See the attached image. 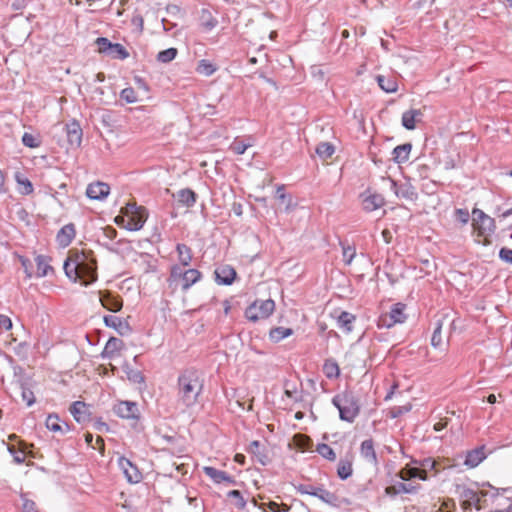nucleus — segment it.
<instances>
[{
	"label": "nucleus",
	"instance_id": "393cba45",
	"mask_svg": "<svg viewBox=\"0 0 512 512\" xmlns=\"http://www.w3.org/2000/svg\"><path fill=\"white\" fill-rule=\"evenodd\" d=\"M375 79L380 89L386 93H395L398 90V83L393 76L377 75Z\"/></svg>",
	"mask_w": 512,
	"mask_h": 512
},
{
	"label": "nucleus",
	"instance_id": "f704fd0d",
	"mask_svg": "<svg viewBox=\"0 0 512 512\" xmlns=\"http://www.w3.org/2000/svg\"><path fill=\"white\" fill-rule=\"evenodd\" d=\"M478 488H482L478 491L481 500H486L487 496L496 498L500 494V489L492 486L489 482H483L481 484L475 483Z\"/></svg>",
	"mask_w": 512,
	"mask_h": 512
},
{
	"label": "nucleus",
	"instance_id": "39448f33",
	"mask_svg": "<svg viewBox=\"0 0 512 512\" xmlns=\"http://www.w3.org/2000/svg\"><path fill=\"white\" fill-rule=\"evenodd\" d=\"M456 492L461 499V507L464 512H470L472 508L481 510L486 506V500H481L478 491L463 485H456Z\"/></svg>",
	"mask_w": 512,
	"mask_h": 512
},
{
	"label": "nucleus",
	"instance_id": "4c0bfd02",
	"mask_svg": "<svg viewBox=\"0 0 512 512\" xmlns=\"http://www.w3.org/2000/svg\"><path fill=\"white\" fill-rule=\"evenodd\" d=\"M201 26L210 31L218 25V20L208 9H202L200 15Z\"/></svg>",
	"mask_w": 512,
	"mask_h": 512
},
{
	"label": "nucleus",
	"instance_id": "0e129e2a",
	"mask_svg": "<svg viewBox=\"0 0 512 512\" xmlns=\"http://www.w3.org/2000/svg\"><path fill=\"white\" fill-rule=\"evenodd\" d=\"M8 452L13 456V462L15 464H23L25 462V456L22 452L14 445H8Z\"/></svg>",
	"mask_w": 512,
	"mask_h": 512
},
{
	"label": "nucleus",
	"instance_id": "864d4df0",
	"mask_svg": "<svg viewBox=\"0 0 512 512\" xmlns=\"http://www.w3.org/2000/svg\"><path fill=\"white\" fill-rule=\"evenodd\" d=\"M417 471H418V467L406 465L403 469H401L397 473V477H399L403 481H409L411 479H414V477H412L411 475L416 474Z\"/></svg>",
	"mask_w": 512,
	"mask_h": 512
},
{
	"label": "nucleus",
	"instance_id": "72a5a7b5",
	"mask_svg": "<svg viewBox=\"0 0 512 512\" xmlns=\"http://www.w3.org/2000/svg\"><path fill=\"white\" fill-rule=\"evenodd\" d=\"M179 262L182 266H189L192 261V250L189 246L183 243H178L176 246Z\"/></svg>",
	"mask_w": 512,
	"mask_h": 512
},
{
	"label": "nucleus",
	"instance_id": "de8ad7c7",
	"mask_svg": "<svg viewBox=\"0 0 512 512\" xmlns=\"http://www.w3.org/2000/svg\"><path fill=\"white\" fill-rule=\"evenodd\" d=\"M227 497L233 499V505L239 509L243 510L246 507V500L244 499L242 493L239 490H231L227 493Z\"/></svg>",
	"mask_w": 512,
	"mask_h": 512
},
{
	"label": "nucleus",
	"instance_id": "dca6fc26",
	"mask_svg": "<svg viewBox=\"0 0 512 512\" xmlns=\"http://www.w3.org/2000/svg\"><path fill=\"white\" fill-rule=\"evenodd\" d=\"M353 455L347 453L344 457L340 458L337 464V476L341 480H347L353 474Z\"/></svg>",
	"mask_w": 512,
	"mask_h": 512
},
{
	"label": "nucleus",
	"instance_id": "bf43d9fd",
	"mask_svg": "<svg viewBox=\"0 0 512 512\" xmlns=\"http://www.w3.org/2000/svg\"><path fill=\"white\" fill-rule=\"evenodd\" d=\"M22 143L24 146L29 148H37L41 144L40 140L36 136L27 132L22 136Z\"/></svg>",
	"mask_w": 512,
	"mask_h": 512
},
{
	"label": "nucleus",
	"instance_id": "4d7b16f0",
	"mask_svg": "<svg viewBox=\"0 0 512 512\" xmlns=\"http://www.w3.org/2000/svg\"><path fill=\"white\" fill-rule=\"evenodd\" d=\"M250 146H251V144H250V143H245L243 140H240V139L236 138V139L232 142V144H231V146H230V149H231L234 153H236V154H238V155H242V154H244V153H245V151L247 150V148H248V147H250Z\"/></svg>",
	"mask_w": 512,
	"mask_h": 512
},
{
	"label": "nucleus",
	"instance_id": "49530a36",
	"mask_svg": "<svg viewBox=\"0 0 512 512\" xmlns=\"http://www.w3.org/2000/svg\"><path fill=\"white\" fill-rule=\"evenodd\" d=\"M275 200L278 208L284 209L285 211H289L293 206L292 194H277Z\"/></svg>",
	"mask_w": 512,
	"mask_h": 512
},
{
	"label": "nucleus",
	"instance_id": "aec40b11",
	"mask_svg": "<svg viewBox=\"0 0 512 512\" xmlns=\"http://www.w3.org/2000/svg\"><path fill=\"white\" fill-rule=\"evenodd\" d=\"M246 451L256 457L257 461L263 466L267 465L270 461L266 449L262 448V444L258 440L252 441L246 448Z\"/></svg>",
	"mask_w": 512,
	"mask_h": 512
},
{
	"label": "nucleus",
	"instance_id": "8fccbe9b",
	"mask_svg": "<svg viewBox=\"0 0 512 512\" xmlns=\"http://www.w3.org/2000/svg\"><path fill=\"white\" fill-rule=\"evenodd\" d=\"M196 71L199 74L210 76L216 71V67L209 60L202 59L198 62Z\"/></svg>",
	"mask_w": 512,
	"mask_h": 512
},
{
	"label": "nucleus",
	"instance_id": "e2e57ef3",
	"mask_svg": "<svg viewBox=\"0 0 512 512\" xmlns=\"http://www.w3.org/2000/svg\"><path fill=\"white\" fill-rule=\"evenodd\" d=\"M113 412L121 418H128V400L120 401L114 405Z\"/></svg>",
	"mask_w": 512,
	"mask_h": 512
},
{
	"label": "nucleus",
	"instance_id": "338daca9",
	"mask_svg": "<svg viewBox=\"0 0 512 512\" xmlns=\"http://www.w3.org/2000/svg\"><path fill=\"white\" fill-rule=\"evenodd\" d=\"M487 216L488 215L484 213L481 209L474 208L472 211L473 226L476 227L478 224L484 221Z\"/></svg>",
	"mask_w": 512,
	"mask_h": 512
},
{
	"label": "nucleus",
	"instance_id": "5fc2aeb1",
	"mask_svg": "<svg viewBox=\"0 0 512 512\" xmlns=\"http://www.w3.org/2000/svg\"><path fill=\"white\" fill-rule=\"evenodd\" d=\"M22 499V511L23 512H40L36 506V503L28 498L27 493L21 494Z\"/></svg>",
	"mask_w": 512,
	"mask_h": 512
},
{
	"label": "nucleus",
	"instance_id": "e433bc0d",
	"mask_svg": "<svg viewBox=\"0 0 512 512\" xmlns=\"http://www.w3.org/2000/svg\"><path fill=\"white\" fill-rule=\"evenodd\" d=\"M315 152L322 160H327L335 153V146L330 142H320Z\"/></svg>",
	"mask_w": 512,
	"mask_h": 512
},
{
	"label": "nucleus",
	"instance_id": "a18cd8bd",
	"mask_svg": "<svg viewBox=\"0 0 512 512\" xmlns=\"http://www.w3.org/2000/svg\"><path fill=\"white\" fill-rule=\"evenodd\" d=\"M178 54V50L174 47L160 51L157 54V61L161 63H169L173 61Z\"/></svg>",
	"mask_w": 512,
	"mask_h": 512
},
{
	"label": "nucleus",
	"instance_id": "412c9836",
	"mask_svg": "<svg viewBox=\"0 0 512 512\" xmlns=\"http://www.w3.org/2000/svg\"><path fill=\"white\" fill-rule=\"evenodd\" d=\"M123 346L124 343L121 339L110 337L101 353L102 358L113 359Z\"/></svg>",
	"mask_w": 512,
	"mask_h": 512
},
{
	"label": "nucleus",
	"instance_id": "2f4dec72",
	"mask_svg": "<svg viewBox=\"0 0 512 512\" xmlns=\"http://www.w3.org/2000/svg\"><path fill=\"white\" fill-rule=\"evenodd\" d=\"M322 369L328 379H336L340 376L339 365L333 358L326 359Z\"/></svg>",
	"mask_w": 512,
	"mask_h": 512
},
{
	"label": "nucleus",
	"instance_id": "13d9d810",
	"mask_svg": "<svg viewBox=\"0 0 512 512\" xmlns=\"http://www.w3.org/2000/svg\"><path fill=\"white\" fill-rule=\"evenodd\" d=\"M412 406L410 403L402 406H394L389 410V416L391 418H398L411 410Z\"/></svg>",
	"mask_w": 512,
	"mask_h": 512
},
{
	"label": "nucleus",
	"instance_id": "603ef678",
	"mask_svg": "<svg viewBox=\"0 0 512 512\" xmlns=\"http://www.w3.org/2000/svg\"><path fill=\"white\" fill-rule=\"evenodd\" d=\"M14 178L18 186L24 189V192H33L31 181L23 173L15 172Z\"/></svg>",
	"mask_w": 512,
	"mask_h": 512
},
{
	"label": "nucleus",
	"instance_id": "79ce46f5",
	"mask_svg": "<svg viewBox=\"0 0 512 512\" xmlns=\"http://www.w3.org/2000/svg\"><path fill=\"white\" fill-rule=\"evenodd\" d=\"M316 452L328 461L333 462L336 460V454H335L334 450L328 444H325V443L317 444Z\"/></svg>",
	"mask_w": 512,
	"mask_h": 512
},
{
	"label": "nucleus",
	"instance_id": "58836bf2",
	"mask_svg": "<svg viewBox=\"0 0 512 512\" xmlns=\"http://www.w3.org/2000/svg\"><path fill=\"white\" fill-rule=\"evenodd\" d=\"M445 318L438 319L435 323V328L431 337V345L436 349H441L443 346L442 342V327Z\"/></svg>",
	"mask_w": 512,
	"mask_h": 512
},
{
	"label": "nucleus",
	"instance_id": "5701e85b",
	"mask_svg": "<svg viewBox=\"0 0 512 512\" xmlns=\"http://www.w3.org/2000/svg\"><path fill=\"white\" fill-rule=\"evenodd\" d=\"M423 113L419 109H410L402 114L401 123L407 130H414L416 122L421 120Z\"/></svg>",
	"mask_w": 512,
	"mask_h": 512
},
{
	"label": "nucleus",
	"instance_id": "052dcab7",
	"mask_svg": "<svg viewBox=\"0 0 512 512\" xmlns=\"http://www.w3.org/2000/svg\"><path fill=\"white\" fill-rule=\"evenodd\" d=\"M95 189H98V192H110V186L106 182L96 181L88 184L85 192H95Z\"/></svg>",
	"mask_w": 512,
	"mask_h": 512
},
{
	"label": "nucleus",
	"instance_id": "f3484780",
	"mask_svg": "<svg viewBox=\"0 0 512 512\" xmlns=\"http://www.w3.org/2000/svg\"><path fill=\"white\" fill-rule=\"evenodd\" d=\"M360 196H364V194H360ZM361 204L364 211L372 212L381 208L385 204V200L382 194H365Z\"/></svg>",
	"mask_w": 512,
	"mask_h": 512
},
{
	"label": "nucleus",
	"instance_id": "423d86ee",
	"mask_svg": "<svg viewBox=\"0 0 512 512\" xmlns=\"http://www.w3.org/2000/svg\"><path fill=\"white\" fill-rule=\"evenodd\" d=\"M275 310V302L272 299L255 300L245 310V317L252 322L268 318Z\"/></svg>",
	"mask_w": 512,
	"mask_h": 512
},
{
	"label": "nucleus",
	"instance_id": "2eb2a0df",
	"mask_svg": "<svg viewBox=\"0 0 512 512\" xmlns=\"http://www.w3.org/2000/svg\"><path fill=\"white\" fill-rule=\"evenodd\" d=\"M75 235V225L73 223H68L57 232L56 241L60 247L65 248L71 244Z\"/></svg>",
	"mask_w": 512,
	"mask_h": 512
},
{
	"label": "nucleus",
	"instance_id": "7c9ffc66",
	"mask_svg": "<svg viewBox=\"0 0 512 512\" xmlns=\"http://www.w3.org/2000/svg\"><path fill=\"white\" fill-rule=\"evenodd\" d=\"M50 258L44 255H37L35 258L37 264L36 277L42 278L49 274L50 271H53L52 266L49 264Z\"/></svg>",
	"mask_w": 512,
	"mask_h": 512
},
{
	"label": "nucleus",
	"instance_id": "ddd939ff",
	"mask_svg": "<svg viewBox=\"0 0 512 512\" xmlns=\"http://www.w3.org/2000/svg\"><path fill=\"white\" fill-rule=\"evenodd\" d=\"M67 142L71 148H79L82 143V129L76 120L65 125Z\"/></svg>",
	"mask_w": 512,
	"mask_h": 512
},
{
	"label": "nucleus",
	"instance_id": "f257e3e1",
	"mask_svg": "<svg viewBox=\"0 0 512 512\" xmlns=\"http://www.w3.org/2000/svg\"><path fill=\"white\" fill-rule=\"evenodd\" d=\"M66 276L73 282L88 286L97 280V261L91 251L71 250L63 265Z\"/></svg>",
	"mask_w": 512,
	"mask_h": 512
},
{
	"label": "nucleus",
	"instance_id": "c85d7f7f",
	"mask_svg": "<svg viewBox=\"0 0 512 512\" xmlns=\"http://www.w3.org/2000/svg\"><path fill=\"white\" fill-rule=\"evenodd\" d=\"M104 323L107 327L114 328L120 335H123L122 331L124 328L128 329L127 319L122 320L121 318L113 315L104 316Z\"/></svg>",
	"mask_w": 512,
	"mask_h": 512
},
{
	"label": "nucleus",
	"instance_id": "f03ea898",
	"mask_svg": "<svg viewBox=\"0 0 512 512\" xmlns=\"http://www.w3.org/2000/svg\"><path fill=\"white\" fill-rule=\"evenodd\" d=\"M178 401L185 408H191L199 402L203 392L204 379L201 372L194 367L183 370L177 379Z\"/></svg>",
	"mask_w": 512,
	"mask_h": 512
},
{
	"label": "nucleus",
	"instance_id": "20e7f679",
	"mask_svg": "<svg viewBox=\"0 0 512 512\" xmlns=\"http://www.w3.org/2000/svg\"><path fill=\"white\" fill-rule=\"evenodd\" d=\"M297 492L301 494H307L314 497H317L322 502L332 506L339 507L341 505V499L335 493L325 489L323 485L314 486L311 484H299L295 486Z\"/></svg>",
	"mask_w": 512,
	"mask_h": 512
},
{
	"label": "nucleus",
	"instance_id": "09e8293b",
	"mask_svg": "<svg viewBox=\"0 0 512 512\" xmlns=\"http://www.w3.org/2000/svg\"><path fill=\"white\" fill-rule=\"evenodd\" d=\"M197 194H177L175 198L178 207H191L196 202Z\"/></svg>",
	"mask_w": 512,
	"mask_h": 512
},
{
	"label": "nucleus",
	"instance_id": "4468645a",
	"mask_svg": "<svg viewBox=\"0 0 512 512\" xmlns=\"http://www.w3.org/2000/svg\"><path fill=\"white\" fill-rule=\"evenodd\" d=\"M100 302L104 308L112 312L119 311L123 306L122 298L111 291L100 292Z\"/></svg>",
	"mask_w": 512,
	"mask_h": 512
},
{
	"label": "nucleus",
	"instance_id": "f8f14e48",
	"mask_svg": "<svg viewBox=\"0 0 512 512\" xmlns=\"http://www.w3.org/2000/svg\"><path fill=\"white\" fill-rule=\"evenodd\" d=\"M214 274L217 284L226 286L231 285L237 277L236 270L228 264H222L218 266L215 269Z\"/></svg>",
	"mask_w": 512,
	"mask_h": 512
},
{
	"label": "nucleus",
	"instance_id": "4be33fe9",
	"mask_svg": "<svg viewBox=\"0 0 512 512\" xmlns=\"http://www.w3.org/2000/svg\"><path fill=\"white\" fill-rule=\"evenodd\" d=\"M485 446H480L467 452L464 464L470 468L477 467L485 458Z\"/></svg>",
	"mask_w": 512,
	"mask_h": 512
},
{
	"label": "nucleus",
	"instance_id": "0eeeda50",
	"mask_svg": "<svg viewBox=\"0 0 512 512\" xmlns=\"http://www.w3.org/2000/svg\"><path fill=\"white\" fill-rule=\"evenodd\" d=\"M406 305L403 303L393 304L390 312L383 313L379 316L377 320V327L382 328H391L395 324H402L407 320V315L405 314Z\"/></svg>",
	"mask_w": 512,
	"mask_h": 512
},
{
	"label": "nucleus",
	"instance_id": "a211bd4d",
	"mask_svg": "<svg viewBox=\"0 0 512 512\" xmlns=\"http://www.w3.org/2000/svg\"><path fill=\"white\" fill-rule=\"evenodd\" d=\"M421 488L420 484L417 485H411V484H405L403 482H397L394 485L388 486L385 488V493L391 497H394L398 494L405 493V494H415L418 492V490Z\"/></svg>",
	"mask_w": 512,
	"mask_h": 512
},
{
	"label": "nucleus",
	"instance_id": "6e6552de",
	"mask_svg": "<svg viewBox=\"0 0 512 512\" xmlns=\"http://www.w3.org/2000/svg\"><path fill=\"white\" fill-rule=\"evenodd\" d=\"M97 51L112 59L124 60L128 57L126 48L119 43H113L108 38L98 37L95 40Z\"/></svg>",
	"mask_w": 512,
	"mask_h": 512
},
{
	"label": "nucleus",
	"instance_id": "7ed1b4c3",
	"mask_svg": "<svg viewBox=\"0 0 512 512\" xmlns=\"http://www.w3.org/2000/svg\"><path fill=\"white\" fill-rule=\"evenodd\" d=\"M332 404L338 409L342 421L353 423L360 414L359 400L351 391L336 394Z\"/></svg>",
	"mask_w": 512,
	"mask_h": 512
},
{
	"label": "nucleus",
	"instance_id": "680f3d73",
	"mask_svg": "<svg viewBox=\"0 0 512 512\" xmlns=\"http://www.w3.org/2000/svg\"><path fill=\"white\" fill-rule=\"evenodd\" d=\"M130 381L140 384V387H139L140 394L142 393L143 389H145V387H146L145 377L141 371L130 370Z\"/></svg>",
	"mask_w": 512,
	"mask_h": 512
},
{
	"label": "nucleus",
	"instance_id": "473e14b6",
	"mask_svg": "<svg viewBox=\"0 0 512 512\" xmlns=\"http://www.w3.org/2000/svg\"><path fill=\"white\" fill-rule=\"evenodd\" d=\"M294 333L292 328H287L283 326L274 327L269 332V338L272 342L278 343L281 340L291 336Z\"/></svg>",
	"mask_w": 512,
	"mask_h": 512
},
{
	"label": "nucleus",
	"instance_id": "c03bdc74",
	"mask_svg": "<svg viewBox=\"0 0 512 512\" xmlns=\"http://www.w3.org/2000/svg\"><path fill=\"white\" fill-rule=\"evenodd\" d=\"M145 111L146 109L144 106L130 108V118L132 117L134 120L139 121L140 127L146 122L149 123V117H146Z\"/></svg>",
	"mask_w": 512,
	"mask_h": 512
},
{
	"label": "nucleus",
	"instance_id": "ea45409f",
	"mask_svg": "<svg viewBox=\"0 0 512 512\" xmlns=\"http://www.w3.org/2000/svg\"><path fill=\"white\" fill-rule=\"evenodd\" d=\"M206 476H208L214 483L220 484L226 479V473L223 470L216 469L215 467L206 466L203 469Z\"/></svg>",
	"mask_w": 512,
	"mask_h": 512
},
{
	"label": "nucleus",
	"instance_id": "c756f323",
	"mask_svg": "<svg viewBox=\"0 0 512 512\" xmlns=\"http://www.w3.org/2000/svg\"><path fill=\"white\" fill-rule=\"evenodd\" d=\"M202 277V274L197 269H187L184 273V278L182 281V290L187 291L192 285L198 282Z\"/></svg>",
	"mask_w": 512,
	"mask_h": 512
},
{
	"label": "nucleus",
	"instance_id": "1a4fd4ad",
	"mask_svg": "<svg viewBox=\"0 0 512 512\" xmlns=\"http://www.w3.org/2000/svg\"><path fill=\"white\" fill-rule=\"evenodd\" d=\"M74 420L82 426H87L93 420L90 405L83 401H75L69 408Z\"/></svg>",
	"mask_w": 512,
	"mask_h": 512
},
{
	"label": "nucleus",
	"instance_id": "774afa93",
	"mask_svg": "<svg viewBox=\"0 0 512 512\" xmlns=\"http://www.w3.org/2000/svg\"><path fill=\"white\" fill-rule=\"evenodd\" d=\"M500 260H502L505 263L512 264V249L507 247H502L499 250L498 254Z\"/></svg>",
	"mask_w": 512,
	"mask_h": 512
},
{
	"label": "nucleus",
	"instance_id": "b1692460",
	"mask_svg": "<svg viewBox=\"0 0 512 512\" xmlns=\"http://www.w3.org/2000/svg\"><path fill=\"white\" fill-rule=\"evenodd\" d=\"M411 149V143H404L396 146L392 151V160L397 164L406 162L409 159Z\"/></svg>",
	"mask_w": 512,
	"mask_h": 512
},
{
	"label": "nucleus",
	"instance_id": "37998d69",
	"mask_svg": "<svg viewBox=\"0 0 512 512\" xmlns=\"http://www.w3.org/2000/svg\"><path fill=\"white\" fill-rule=\"evenodd\" d=\"M19 386L22 390V400L26 402L27 406H32L36 401L33 391L26 386V383L23 380H19Z\"/></svg>",
	"mask_w": 512,
	"mask_h": 512
},
{
	"label": "nucleus",
	"instance_id": "a878e982",
	"mask_svg": "<svg viewBox=\"0 0 512 512\" xmlns=\"http://www.w3.org/2000/svg\"><path fill=\"white\" fill-rule=\"evenodd\" d=\"M356 321V316L347 311H341L337 317V325L343 329L344 332L350 333L353 330V323Z\"/></svg>",
	"mask_w": 512,
	"mask_h": 512
},
{
	"label": "nucleus",
	"instance_id": "6e6d98bb",
	"mask_svg": "<svg viewBox=\"0 0 512 512\" xmlns=\"http://www.w3.org/2000/svg\"><path fill=\"white\" fill-rule=\"evenodd\" d=\"M185 271L179 265H173L170 270L168 282L172 284L179 280L183 281Z\"/></svg>",
	"mask_w": 512,
	"mask_h": 512
},
{
	"label": "nucleus",
	"instance_id": "3c124183",
	"mask_svg": "<svg viewBox=\"0 0 512 512\" xmlns=\"http://www.w3.org/2000/svg\"><path fill=\"white\" fill-rule=\"evenodd\" d=\"M340 245L342 247L343 261L345 262V264L350 265L352 260L356 256V249L354 246H351L344 242H340Z\"/></svg>",
	"mask_w": 512,
	"mask_h": 512
},
{
	"label": "nucleus",
	"instance_id": "a19ab883",
	"mask_svg": "<svg viewBox=\"0 0 512 512\" xmlns=\"http://www.w3.org/2000/svg\"><path fill=\"white\" fill-rule=\"evenodd\" d=\"M166 12L173 20H176V21L177 20L183 21L187 15L186 10L176 4L167 5Z\"/></svg>",
	"mask_w": 512,
	"mask_h": 512
},
{
	"label": "nucleus",
	"instance_id": "cd10ccee",
	"mask_svg": "<svg viewBox=\"0 0 512 512\" xmlns=\"http://www.w3.org/2000/svg\"><path fill=\"white\" fill-rule=\"evenodd\" d=\"M45 424L50 431L60 432L62 435L70 430V426L67 423H64V426L60 424V419L57 414H50Z\"/></svg>",
	"mask_w": 512,
	"mask_h": 512
},
{
	"label": "nucleus",
	"instance_id": "69168bd1",
	"mask_svg": "<svg viewBox=\"0 0 512 512\" xmlns=\"http://www.w3.org/2000/svg\"><path fill=\"white\" fill-rule=\"evenodd\" d=\"M18 258L21 263V266L24 269V273H25L26 277L31 278L33 276V272H32L33 264L31 262V260L28 259L27 257L21 256V255H19Z\"/></svg>",
	"mask_w": 512,
	"mask_h": 512
},
{
	"label": "nucleus",
	"instance_id": "bb28decb",
	"mask_svg": "<svg viewBox=\"0 0 512 512\" xmlns=\"http://www.w3.org/2000/svg\"><path fill=\"white\" fill-rule=\"evenodd\" d=\"M140 419L141 414L137 403L130 401V427H133L137 433H141L144 430V426L142 425Z\"/></svg>",
	"mask_w": 512,
	"mask_h": 512
},
{
	"label": "nucleus",
	"instance_id": "c9c22d12",
	"mask_svg": "<svg viewBox=\"0 0 512 512\" xmlns=\"http://www.w3.org/2000/svg\"><path fill=\"white\" fill-rule=\"evenodd\" d=\"M475 229L478 230L479 235H491L496 231V223L494 218L487 216L484 221L478 224Z\"/></svg>",
	"mask_w": 512,
	"mask_h": 512
},
{
	"label": "nucleus",
	"instance_id": "9b49d317",
	"mask_svg": "<svg viewBox=\"0 0 512 512\" xmlns=\"http://www.w3.org/2000/svg\"><path fill=\"white\" fill-rule=\"evenodd\" d=\"M150 89L148 83L139 76H134V87H130V103L149 99Z\"/></svg>",
	"mask_w": 512,
	"mask_h": 512
},
{
	"label": "nucleus",
	"instance_id": "6ab92c4d",
	"mask_svg": "<svg viewBox=\"0 0 512 512\" xmlns=\"http://www.w3.org/2000/svg\"><path fill=\"white\" fill-rule=\"evenodd\" d=\"M361 456L374 466L378 465V457L374 448V441L372 438L364 440L360 445Z\"/></svg>",
	"mask_w": 512,
	"mask_h": 512
},
{
	"label": "nucleus",
	"instance_id": "9d476101",
	"mask_svg": "<svg viewBox=\"0 0 512 512\" xmlns=\"http://www.w3.org/2000/svg\"><path fill=\"white\" fill-rule=\"evenodd\" d=\"M148 218V210L130 200V231L140 230Z\"/></svg>",
	"mask_w": 512,
	"mask_h": 512
}]
</instances>
